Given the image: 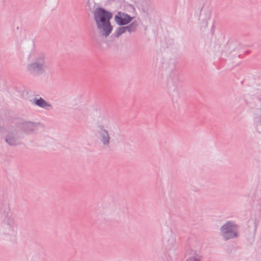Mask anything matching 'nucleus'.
<instances>
[{"label": "nucleus", "instance_id": "obj_9", "mask_svg": "<svg viewBox=\"0 0 261 261\" xmlns=\"http://www.w3.org/2000/svg\"><path fill=\"white\" fill-rule=\"evenodd\" d=\"M21 129L24 133L30 134L37 129V123L29 121H22L20 123Z\"/></svg>", "mask_w": 261, "mask_h": 261}, {"label": "nucleus", "instance_id": "obj_8", "mask_svg": "<svg viewBox=\"0 0 261 261\" xmlns=\"http://www.w3.org/2000/svg\"><path fill=\"white\" fill-rule=\"evenodd\" d=\"M115 22L119 25H124L129 23L133 19V17L128 14L121 12H118L115 16Z\"/></svg>", "mask_w": 261, "mask_h": 261}, {"label": "nucleus", "instance_id": "obj_11", "mask_svg": "<svg viewBox=\"0 0 261 261\" xmlns=\"http://www.w3.org/2000/svg\"><path fill=\"white\" fill-rule=\"evenodd\" d=\"M176 246L175 238L173 234H171L166 242V246L168 249H172Z\"/></svg>", "mask_w": 261, "mask_h": 261}, {"label": "nucleus", "instance_id": "obj_14", "mask_svg": "<svg viewBox=\"0 0 261 261\" xmlns=\"http://www.w3.org/2000/svg\"><path fill=\"white\" fill-rule=\"evenodd\" d=\"M186 261H201V257L198 254H196L188 257Z\"/></svg>", "mask_w": 261, "mask_h": 261}, {"label": "nucleus", "instance_id": "obj_12", "mask_svg": "<svg viewBox=\"0 0 261 261\" xmlns=\"http://www.w3.org/2000/svg\"><path fill=\"white\" fill-rule=\"evenodd\" d=\"M125 27L127 32H128L129 33L135 32L138 27V23L136 21H134Z\"/></svg>", "mask_w": 261, "mask_h": 261}, {"label": "nucleus", "instance_id": "obj_15", "mask_svg": "<svg viewBox=\"0 0 261 261\" xmlns=\"http://www.w3.org/2000/svg\"><path fill=\"white\" fill-rule=\"evenodd\" d=\"M258 122H259V124L261 125V114L258 116Z\"/></svg>", "mask_w": 261, "mask_h": 261}, {"label": "nucleus", "instance_id": "obj_13", "mask_svg": "<svg viewBox=\"0 0 261 261\" xmlns=\"http://www.w3.org/2000/svg\"><path fill=\"white\" fill-rule=\"evenodd\" d=\"M126 29L125 27H121L117 29V30L115 31V36L118 37L120 36L123 33L126 32Z\"/></svg>", "mask_w": 261, "mask_h": 261}, {"label": "nucleus", "instance_id": "obj_4", "mask_svg": "<svg viewBox=\"0 0 261 261\" xmlns=\"http://www.w3.org/2000/svg\"><path fill=\"white\" fill-rule=\"evenodd\" d=\"M48 69L49 64L45 56L44 55L36 57L26 66L27 71L34 75L42 74Z\"/></svg>", "mask_w": 261, "mask_h": 261}, {"label": "nucleus", "instance_id": "obj_3", "mask_svg": "<svg viewBox=\"0 0 261 261\" xmlns=\"http://www.w3.org/2000/svg\"><path fill=\"white\" fill-rule=\"evenodd\" d=\"M95 121V135L99 143L103 147H109L111 137L107 128L109 124L110 120L105 115H100Z\"/></svg>", "mask_w": 261, "mask_h": 261}, {"label": "nucleus", "instance_id": "obj_2", "mask_svg": "<svg viewBox=\"0 0 261 261\" xmlns=\"http://www.w3.org/2000/svg\"><path fill=\"white\" fill-rule=\"evenodd\" d=\"M92 13L99 34L101 36L107 37L113 30L110 23L112 13L101 7L97 8Z\"/></svg>", "mask_w": 261, "mask_h": 261}, {"label": "nucleus", "instance_id": "obj_5", "mask_svg": "<svg viewBox=\"0 0 261 261\" xmlns=\"http://www.w3.org/2000/svg\"><path fill=\"white\" fill-rule=\"evenodd\" d=\"M220 231L221 236L225 241L238 238L239 236L238 226L232 221L225 223L221 227Z\"/></svg>", "mask_w": 261, "mask_h": 261}, {"label": "nucleus", "instance_id": "obj_6", "mask_svg": "<svg viewBox=\"0 0 261 261\" xmlns=\"http://www.w3.org/2000/svg\"><path fill=\"white\" fill-rule=\"evenodd\" d=\"M21 138L19 130L15 127L8 128L4 135L5 142L11 146L21 145Z\"/></svg>", "mask_w": 261, "mask_h": 261}, {"label": "nucleus", "instance_id": "obj_7", "mask_svg": "<svg viewBox=\"0 0 261 261\" xmlns=\"http://www.w3.org/2000/svg\"><path fill=\"white\" fill-rule=\"evenodd\" d=\"M261 219V213H254L248 221L247 224L249 231L253 234H255L258 225Z\"/></svg>", "mask_w": 261, "mask_h": 261}, {"label": "nucleus", "instance_id": "obj_10", "mask_svg": "<svg viewBox=\"0 0 261 261\" xmlns=\"http://www.w3.org/2000/svg\"><path fill=\"white\" fill-rule=\"evenodd\" d=\"M34 103L40 108H44L46 110H50L52 108L51 105L48 103L41 97L39 98L37 97L34 98Z\"/></svg>", "mask_w": 261, "mask_h": 261}, {"label": "nucleus", "instance_id": "obj_1", "mask_svg": "<svg viewBox=\"0 0 261 261\" xmlns=\"http://www.w3.org/2000/svg\"><path fill=\"white\" fill-rule=\"evenodd\" d=\"M0 218L2 221V231L6 235H14L17 227L12 217L8 199L0 196Z\"/></svg>", "mask_w": 261, "mask_h": 261}]
</instances>
